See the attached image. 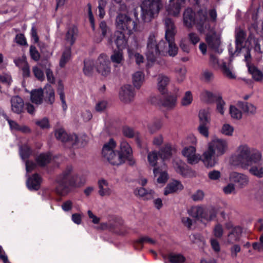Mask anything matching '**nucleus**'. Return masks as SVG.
Here are the masks:
<instances>
[{
    "label": "nucleus",
    "instance_id": "nucleus-1",
    "mask_svg": "<svg viewBox=\"0 0 263 263\" xmlns=\"http://www.w3.org/2000/svg\"><path fill=\"white\" fill-rule=\"evenodd\" d=\"M210 18H208V13L205 10H200L196 14L191 8L186 9L183 14L184 26L191 28L196 25L198 31L200 33L207 31L210 28V23H215L217 18V13L215 9L209 12Z\"/></svg>",
    "mask_w": 263,
    "mask_h": 263
},
{
    "label": "nucleus",
    "instance_id": "nucleus-2",
    "mask_svg": "<svg viewBox=\"0 0 263 263\" xmlns=\"http://www.w3.org/2000/svg\"><path fill=\"white\" fill-rule=\"evenodd\" d=\"M86 182L84 177L73 174V168L67 166L55 179V193L61 196H65L74 189L81 187Z\"/></svg>",
    "mask_w": 263,
    "mask_h": 263
},
{
    "label": "nucleus",
    "instance_id": "nucleus-3",
    "mask_svg": "<svg viewBox=\"0 0 263 263\" xmlns=\"http://www.w3.org/2000/svg\"><path fill=\"white\" fill-rule=\"evenodd\" d=\"M261 159L262 155L259 151L246 144H241L232 155L230 161L233 165L246 169L253 164L259 163Z\"/></svg>",
    "mask_w": 263,
    "mask_h": 263
},
{
    "label": "nucleus",
    "instance_id": "nucleus-4",
    "mask_svg": "<svg viewBox=\"0 0 263 263\" xmlns=\"http://www.w3.org/2000/svg\"><path fill=\"white\" fill-rule=\"evenodd\" d=\"M228 149L227 140L214 137L208 143V148L202 154V161L206 167H213L217 163V158L223 155Z\"/></svg>",
    "mask_w": 263,
    "mask_h": 263
},
{
    "label": "nucleus",
    "instance_id": "nucleus-5",
    "mask_svg": "<svg viewBox=\"0 0 263 263\" xmlns=\"http://www.w3.org/2000/svg\"><path fill=\"white\" fill-rule=\"evenodd\" d=\"M165 39L167 43H165L164 46L161 48L160 55H169L171 57H175L178 53V48L175 43V35L176 29L173 21L169 18H165Z\"/></svg>",
    "mask_w": 263,
    "mask_h": 263
},
{
    "label": "nucleus",
    "instance_id": "nucleus-6",
    "mask_svg": "<svg viewBox=\"0 0 263 263\" xmlns=\"http://www.w3.org/2000/svg\"><path fill=\"white\" fill-rule=\"evenodd\" d=\"M116 147V142L113 139H110L109 141L104 144L103 146L102 154L103 157L106 159L109 163L113 165H120L127 161V158L124 155L120 153L119 151H114Z\"/></svg>",
    "mask_w": 263,
    "mask_h": 263
},
{
    "label": "nucleus",
    "instance_id": "nucleus-7",
    "mask_svg": "<svg viewBox=\"0 0 263 263\" xmlns=\"http://www.w3.org/2000/svg\"><path fill=\"white\" fill-rule=\"evenodd\" d=\"M162 6V0H143L141 5L142 21L145 23L151 22L157 16Z\"/></svg>",
    "mask_w": 263,
    "mask_h": 263
},
{
    "label": "nucleus",
    "instance_id": "nucleus-8",
    "mask_svg": "<svg viewBox=\"0 0 263 263\" xmlns=\"http://www.w3.org/2000/svg\"><path fill=\"white\" fill-rule=\"evenodd\" d=\"M197 140L193 135L189 136L183 142L184 145L181 151L182 155L186 159L187 162L191 164L197 163L200 160L199 154L196 153Z\"/></svg>",
    "mask_w": 263,
    "mask_h": 263
},
{
    "label": "nucleus",
    "instance_id": "nucleus-9",
    "mask_svg": "<svg viewBox=\"0 0 263 263\" xmlns=\"http://www.w3.org/2000/svg\"><path fill=\"white\" fill-rule=\"evenodd\" d=\"M219 211L217 206L204 208L202 206H193L188 210L189 214L197 220L205 223L214 219Z\"/></svg>",
    "mask_w": 263,
    "mask_h": 263
},
{
    "label": "nucleus",
    "instance_id": "nucleus-10",
    "mask_svg": "<svg viewBox=\"0 0 263 263\" xmlns=\"http://www.w3.org/2000/svg\"><path fill=\"white\" fill-rule=\"evenodd\" d=\"M165 42L159 40L157 35L151 33L147 39L146 56L148 62H154L160 55L161 48L164 46Z\"/></svg>",
    "mask_w": 263,
    "mask_h": 263
},
{
    "label": "nucleus",
    "instance_id": "nucleus-11",
    "mask_svg": "<svg viewBox=\"0 0 263 263\" xmlns=\"http://www.w3.org/2000/svg\"><path fill=\"white\" fill-rule=\"evenodd\" d=\"M115 25L117 31H120L128 35L137 30L136 21L126 14L120 13L116 17Z\"/></svg>",
    "mask_w": 263,
    "mask_h": 263
},
{
    "label": "nucleus",
    "instance_id": "nucleus-12",
    "mask_svg": "<svg viewBox=\"0 0 263 263\" xmlns=\"http://www.w3.org/2000/svg\"><path fill=\"white\" fill-rule=\"evenodd\" d=\"M178 97L176 93L170 94L161 101L160 97L153 96L151 98V102L155 105L161 106L167 110H172L177 105Z\"/></svg>",
    "mask_w": 263,
    "mask_h": 263
},
{
    "label": "nucleus",
    "instance_id": "nucleus-13",
    "mask_svg": "<svg viewBox=\"0 0 263 263\" xmlns=\"http://www.w3.org/2000/svg\"><path fill=\"white\" fill-rule=\"evenodd\" d=\"M214 23H210V28L209 30L201 33L206 34V41L209 46L218 53H221L222 49L220 47V37L216 34L213 27Z\"/></svg>",
    "mask_w": 263,
    "mask_h": 263
},
{
    "label": "nucleus",
    "instance_id": "nucleus-14",
    "mask_svg": "<svg viewBox=\"0 0 263 263\" xmlns=\"http://www.w3.org/2000/svg\"><path fill=\"white\" fill-rule=\"evenodd\" d=\"M245 36L246 33L244 31L240 29H236L235 33L236 49L235 52H233L232 49L229 47V51L231 55H238L241 51L242 52L245 51V53L243 54L245 55L247 54L248 50H249V53H250V51L249 48H245L243 46V43L244 42Z\"/></svg>",
    "mask_w": 263,
    "mask_h": 263
},
{
    "label": "nucleus",
    "instance_id": "nucleus-15",
    "mask_svg": "<svg viewBox=\"0 0 263 263\" xmlns=\"http://www.w3.org/2000/svg\"><path fill=\"white\" fill-rule=\"evenodd\" d=\"M173 166L175 171L184 177L196 176V172L191 169L184 161L180 159H175L173 162Z\"/></svg>",
    "mask_w": 263,
    "mask_h": 263
},
{
    "label": "nucleus",
    "instance_id": "nucleus-16",
    "mask_svg": "<svg viewBox=\"0 0 263 263\" xmlns=\"http://www.w3.org/2000/svg\"><path fill=\"white\" fill-rule=\"evenodd\" d=\"M110 62L107 56L104 54H101L95 63V67L98 73L106 76L110 72Z\"/></svg>",
    "mask_w": 263,
    "mask_h": 263
},
{
    "label": "nucleus",
    "instance_id": "nucleus-17",
    "mask_svg": "<svg viewBox=\"0 0 263 263\" xmlns=\"http://www.w3.org/2000/svg\"><path fill=\"white\" fill-rule=\"evenodd\" d=\"M226 227L228 229H231L227 236V242L229 244H233L238 241L242 234L241 228L238 226L233 227L231 222L227 223Z\"/></svg>",
    "mask_w": 263,
    "mask_h": 263
},
{
    "label": "nucleus",
    "instance_id": "nucleus-18",
    "mask_svg": "<svg viewBox=\"0 0 263 263\" xmlns=\"http://www.w3.org/2000/svg\"><path fill=\"white\" fill-rule=\"evenodd\" d=\"M229 180L239 188L244 187L249 182V178L247 175L236 172H233L230 174Z\"/></svg>",
    "mask_w": 263,
    "mask_h": 263
},
{
    "label": "nucleus",
    "instance_id": "nucleus-19",
    "mask_svg": "<svg viewBox=\"0 0 263 263\" xmlns=\"http://www.w3.org/2000/svg\"><path fill=\"white\" fill-rule=\"evenodd\" d=\"M55 136L57 139L63 142H68L71 145L76 144L78 141L77 135L73 134L68 135L63 128L56 129Z\"/></svg>",
    "mask_w": 263,
    "mask_h": 263
},
{
    "label": "nucleus",
    "instance_id": "nucleus-20",
    "mask_svg": "<svg viewBox=\"0 0 263 263\" xmlns=\"http://www.w3.org/2000/svg\"><path fill=\"white\" fill-rule=\"evenodd\" d=\"M245 59L247 62L248 71L251 74L253 79L257 82L263 81V73L255 66L250 65L249 62L251 59V54L248 50L247 54L245 55Z\"/></svg>",
    "mask_w": 263,
    "mask_h": 263
},
{
    "label": "nucleus",
    "instance_id": "nucleus-21",
    "mask_svg": "<svg viewBox=\"0 0 263 263\" xmlns=\"http://www.w3.org/2000/svg\"><path fill=\"white\" fill-rule=\"evenodd\" d=\"M135 95L134 89L130 85H125L122 87L119 92L120 99L125 103L133 101Z\"/></svg>",
    "mask_w": 263,
    "mask_h": 263
},
{
    "label": "nucleus",
    "instance_id": "nucleus-22",
    "mask_svg": "<svg viewBox=\"0 0 263 263\" xmlns=\"http://www.w3.org/2000/svg\"><path fill=\"white\" fill-rule=\"evenodd\" d=\"M98 186V193L102 197H108L114 194L112 186L104 179L99 180Z\"/></svg>",
    "mask_w": 263,
    "mask_h": 263
},
{
    "label": "nucleus",
    "instance_id": "nucleus-23",
    "mask_svg": "<svg viewBox=\"0 0 263 263\" xmlns=\"http://www.w3.org/2000/svg\"><path fill=\"white\" fill-rule=\"evenodd\" d=\"M120 153H122L127 158V161L130 165L135 163L132 157L133 151L128 143L125 140L122 139L120 143Z\"/></svg>",
    "mask_w": 263,
    "mask_h": 263
},
{
    "label": "nucleus",
    "instance_id": "nucleus-24",
    "mask_svg": "<svg viewBox=\"0 0 263 263\" xmlns=\"http://www.w3.org/2000/svg\"><path fill=\"white\" fill-rule=\"evenodd\" d=\"M185 0H170V4L167 7L168 13L173 16H177L180 13V10Z\"/></svg>",
    "mask_w": 263,
    "mask_h": 263
},
{
    "label": "nucleus",
    "instance_id": "nucleus-25",
    "mask_svg": "<svg viewBox=\"0 0 263 263\" xmlns=\"http://www.w3.org/2000/svg\"><path fill=\"white\" fill-rule=\"evenodd\" d=\"M183 186L181 182L178 180H173L170 182L165 187L164 194L166 196L182 190Z\"/></svg>",
    "mask_w": 263,
    "mask_h": 263
},
{
    "label": "nucleus",
    "instance_id": "nucleus-26",
    "mask_svg": "<svg viewBox=\"0 0 263 263\" xmlns=\"http://www.w3.org/2000/svg\"><path fill=\"white\" fill-rule=\"evenodd\" d=\"M41 178L36 174H34L32 177L28 178L26 182L27 187L29 190L36 191L40 189Z\"/></svg>",
    "mask_w": 263,
    "mask_h": 263
},
{
    "label": "nucleus",
    "instance_id": "nucleus-27",
    "mask_svg": "<svg viewBox=\"0 0 263 263\" xmlns=\"http://www.w3.org/2000/svg\"><path fill=\"white\" fill-rule=\"evenodd\" d=\"M153 173L158 183L164 184L168 179L167 172L160 167L154 168Z\"/></svg>",
    "mask_w": 263,
    "mask_h": 263
},
{
    "label": "nucleus",
    "instance_id": "nucleus-28",
    "mask_svg": "<svg viewBox=\"0 0 263 263\" xmlns=\"http://www.w3.org/2000/svg\"><path fill=\"white\" fill-rule=\"evenodd\" d=\"M220 68L224 76L230 79L236 78V76L233 71V67L230 63H227L224 61H222Z\"/></svg>",
    "mask_w": 263,
    "mask_h": 263
},
{
    "label": "nucleus",
    "instance_id": "nucleus-29",
    "mask_svg": "<svg viewBox=\"0 0 263 263\" xmlns=\"http://www.w3.org/2000/svg\"><path fill=\"white\" fill-rule=\"evenodd\" d=\"M170 81V78L163 74H160L157 78V88L162 93H165L166 88Z\"/></svg>",
    "mask_w": 263,
    "mask_h": 263
},
{
    "label": "nucleus",
    "instance_id": "nucleus-30",
    "mask_svg": "<svg viewBox=\"0 0 263 263\" xmlns=\"http://www.w3.org/2000/svg\"><path fill=\"white\" fill-rule=\"evenodd\" d=\"M115 42L119 50H122L127 45V40L123 32L117 31L115 33Z\"/></svg>",
    "mask_w": 263,
    "mask_h": 263
},
{
    "label": "nucleus",
    "instance_id": "nucleus-31",
    "mask_svg": "<svg viewBox=\"0 0 263 263\" xmlns=\"http://www.w3.org/2000/svg\"><path fill=\"white\" fill-rule=\"evenodd\" d=\"M78 30L74 26L69 27L66 34L65 40L70 46L72 45L77 37Z\"/></svg>",
    "mask_w": 263,
    "mask_h": 263
},
{
    "label": "nucleus",
    "instance_id": "nucleus-32",
    "mask_svg": "<svg viewBox=\"0 0 263 263\" xmlns=\"http://www.w3.org/2000/svg\"><path fill=\"white\" fill-rule=\"evenodd\" d=\"M11 109L16 114H20L23 108L24 102L23 99L18 96H15L11 99Z\"/></svg>",
    "mask_w": 263,
    "mask_h": 263
},
{
    "label": "nucleus",
    "instance_id": "nucleus-33",
    "mask_svg": "<svg viewBox=\"0 0 263 263\" xmlns=\"http://www.w3.org/2000/svg\"><path fill=\"white\" fill-rule=\"evenodd\" d=\"M237 105L245 113L248 115H254L256 112V107L251 103L239 102Z\"/></svg>",
    "mask_w": 263,
    "mask_h": 263
},
{
    "label": "nucleus",
    "instance_id": "nucleus-34",
    "mask_svg": "<svg viewBox=\"0 0 263 263\" xmlns=\"http://www.w3.org/2000/svg\"><path fill=\"white\" fill-rule=\"evenodd\" d=\"M30 95L32 102L36 104H40L42 103L43 90L41 88L32 90Z\"/></svg>",
    "mask_w": 263,
    "mask_h": 263
},
{
    "label": "nucleus",
    "instance_id": "nucleus-35",
    "mask_svg": "<svg viewBox=\"0 0 263 263\" xmlns=\"http://www.w3.org/2000/svg\"><path fill=\"white\" fill-rule=\"evenodd\" d=\"M132 80L134 86L139 89L144 81V74L141 71H137L133 74Z\"/></svg>",
    "mask_w": 263,
    "mask_h": 263
},
{
    "label": "nucleus",
    "instance_id": "nucleus-36",
    "mask_svg": "<svg viewBox=\"0 0 263 263\" xmlns=\"http://www.w3.org/2000/svg\"><path fill=\"white\" fill-rule=\"evenodd\" d=\"M45 98L46 102L52 104L55 101V93L53 88L50 85H47L45 87Z\"/></svg>",
    "mask_w": 263,
    "mask_h": 263
},
{
    "label": "nucleus",
    "instance_id": "nucleus-37",
    "mask_svg": "<svg viewBox=\"0 0 263 263\" xmlns=\"http://www.w3.org/2000/svg\"><path fill=\"white\" fill-rule=\"evenodd\" d=\"M135 194L136 195H139L140 197H143L145 199H151L155 196V192L153 190L146 191L143 187H140L137 189L135 191Z\"/></svg>",
    "mask_w": 263,
    "mask_h": 263
},
{
    "label": "nucleus",
    "instance_id": "nucleus-38",
    "mask_svg": "<svg viewBox=\"0 0 263 263\" xmlns=\"http://www.w3.org/2000/svg\"><path fill=\"white\" fill-rule=\"evenodd\" d=\"M200 97L202 101L206 103H212L216 99V96L208 90H203L200 93Z\"/></svg>",
    "mask_w": 263,
    "mask_h": 263
},
{
    "label": "nucleus",
    "instance_id": "nucleus-39",
    "mask_svg": "<svg viewBox=\"0 0 263 263\" xmlns=\"http://www.w3.org/2000/svg\"><path fill=\"white\" fill-rule=\"evenodd\" d=\"M110 60L115 66L117 64H122L124 61V57L122 50L115 51L110 56Z\"/></svg>",
    "mask_w": 263,
    "mask_h": 263
},
{
    "label": "nucleus",
    "instance_id": "nucleus-40",
    "mask_svg": "<svg viewBox=\"0 0 263 263\" xmlns=\"http://www.w3.org/2000/svg\"><path fill=\"white\" fill-rule=\"evenodd\" d=\"M172 148L170 145H165L160 151V156L163 161L170 159L172 155Z\"/></svg>",
    "mask_w": 263,
    "mask_h": 263
},
{
    "label": "nucleus",
    "instance_id": "nucleus-41",
    "mask_svg": "<svg viewBox=\"0 0 263 263\" xmlns=\"http://www.w3.org/2000/svg\"><path fill=\"white\" fill-rule=\"evenodd\" d=\"M83 72L86 76H90L93 72L95 63L91 60H85L84 61Z\"/></svg>",
    "mask_w": 263,
    "mask_h": 263
},
{
    "label": "nucleus",
    "instance_id": "nucleus-42",
    "mask_svg": "<svg viewBox=\"0 0 263 263\" xmlns=\"http://www.w3.org/2000/svg\"><path fill=\"white\" fill-rule=\"evenodd\" d=\"M176 80L178 82L181 83L185 79L186 69L184 67H177L175 69Z\"/></svg>",
    "mask_w": 263,
    "mask_h": 263
},
{
    "label": "nucleus",
    "instance_id": "nucleus-43",
    "mask_svg": "<svg viewBox=\"0 0 263 263\" xmlns=\"http://www.w3.org/2000/svg\"><path fill=\"white\" fill-rule=\"evenodd\" d=\"M249 173L258 178L263 177V166L260 164L252 166L249 170Z\"/></svg>",
    "mask_w": 263,
    "mask_h": 263
},
{
    "label": "nucleus",
    "instance_id": "nucleus-44",
    "mask_svg": "<svg viewBox=\"0 0 263 263\" xmlns=\"http://www.w3.org/2000/svg\"><path fill=\"white\" fill-rule=\"evenodd\" d=\"M193 100L192 93L190 91H187L181 98L180 104L183 106H188L192 104Z\"/></svg>",
    "mask_w": 263,
    "mask_h": 263
},
{
    "label": "nucleus",
    "instance_id": "nucleus-45",
    "mask_svg": "<svg viewBox=\"0 0 263 263\" xmlns=\"http://www.w3.org/2000/svg\"><path fill=\"white\" fill-rule=\"evenodd\" d=\"M147 159L148 164L150 166L152 167L155 166L158 159V155L157 152L155 151L149 152L147 153Z\"/></svg>",
    "mask_w": 263,
    "mask_h": 263
},
{
    "label": "nucleus",
    "instance_id": "nucleus-46",
    "mask_svg": "<svg viewBox=\"0 0 263 263\" xmlns=\"http://www.w3.org/2000/svg\"><path fill=\"white\" fill-rule=\"evenodd\" d=\"M71 55V48L70 47H67L65 49V50L63 51L61 58L60 61V66L61 67H63L65 66L66 63L69 61L70 59Z\"/></svg>",
    "mask_w": 263,
    "mask_h": 263
},
{
    "label": "nucleus",
    "instance_id": "nucleus-47",
    "mask_svg": "<svg viewBox=\"0 0 263 263\" xmlns=\"http://www.w3.org/2000/svg\"><path fill=\"white\" fill-rule=\"evenodd\" d=\"M51 159L50 154H41L36 159L39 165L44 166L48 163Z\"/></svg>",
    "mask_w": 263,
    "mask_h": 263
},
{
    "label": "nucleus",
    "instance_id": "nucleus-48",
    "mask_svg": "<svg viewBox=\"0 0 263 263\" xmlns=\"http://www.w3.org/2000/svg\"><path fill=\"white\" fill-rule=\"evenodd\" d=\"M108 107V102L105 100H99L96 102L94 109L95 111L102 113Z\"/></svg>",
    "mask_w": 263,
    "mask_h": 263
},
{
    "label": "nucleus",
    "instance_id": "nucleus-49",
    "mask_svg": "<svg viewBox=\"0 0 263 263\" xmlns=\"http://www.w3.org/2000/svg\"><path fill=\"white\" fill-rule=\"evenodd\" d=\"M168 259L171 263H183L185 261L184 257L180 254H170Z\"/></svg>",
    "mask_w": 263,
    "mask_h": 263
},
{
    "label": "nucleus",
    "instance_id": "nucleus-50",
    "mask_svg": "<svg viewBox=\"0 0 263 263\" xmlns=\"http://www.w3.org/2000/svg\"><path fill=\"white\" fill-rule=\"evenodd\" d=\"M230 114L233 119L240 120L242 118V114L236 106L231 105L229 109Z\"/></svg>",
    "mask_w": 263,
    "mask_h": 263
},
{
    "label": "nucleus",
    "instance_id": "nucleus-51",
    "mask_svg": "<svg viewBox=\"0 0 263 263\" xmlns=\"http://www.w3.org/2000/svg\"><path fill=\"white\" fill-rule=\"evenodd\" d=\"M234 130L232 125L228 123H225L221 126L220 133L225 136H231L233 135Z\"/></svg>",
    "mask_w": 263,
    "mask_h": 263
},
{
    "label": "nucleus",
    "instance_id": "nucleus-52",
    "mask_svg": "<svg viewBox=\"0 0 263 263\" xmlns=\"http://www.w3.org/2000/svg\"><path fill=\"white\" fill-rule=\"evenodd\" d=\"M162 126V122L161 120H157L149 124L148 128L151 133H154L159 130Z\"/></svg>",
    "mask_w": 263,
    "mask_h": 263
},
{
    "label": "nucleus",
    "instance_id": "nucleus-53",
    "mask_svg": "<svg viewBox=\"0 0 263 263\" xmlns=\"http://www.w3.org/2000/svg\"><path fill=\"white\" fill-rule=\"evenodd\" d=\"M224 230L222 226L220 223L216 224L213 228V234L215 237L220 238L223 235Z\"/></svg>",
    "mask_w": 263,
    "mask_h": 263
},
{
    "label": "nucleus",
    "instance_id": "nucleus-54",
    "mask_svg": "<svg viewBox=\"0 0 263 263\" xmlns=\"http://www.w3.org/2000/svg\"><path fill=\"white\" fill-rule=\"evenodd\" d=\"M107 4V0H99L98 15L100 18H102L105 15V8Z\"/></svg>",
    "mask_w": 263,
    "mask_h": 263
},
{
    "label": "nucleus",
    "instance_id": "nucleus-55",
    "mask_svg": "<svg viewBox=\"0 0 263 263\" xmlns=\"http://www.w3.org/2000/svg\"><path fill=\"white\" fill-rule=\"evenodd\" d=\"M209 123H200L198 127L199 133L205 138H208L209 136Z\"/></svg>",
    "mask_w": 263,
    "mask_h": 263
},
{
    "label": "nucleus",
    "instance_id": "nucleus-56",
    "mask_svg": "<svg viewBox=\"0 0 263 263\" xmlns=\"http://www.w3.org/2000/svg\"><path fill=\"white\" fill-rule=\"evenodd\" d=\"M31 154V151L27 145L20 147V155L23 160L27 158Z\"/></svg>",
    "mask_w": 263,
    "mask_h": 263
},
{
    "label": "nucleus",
    "instance_id": "nucleus-57",
    "mask_svg": "<svg viewBox=\"0 0 263 263\" xmlns=\"http://www.w3.org/2000/svg\"><path fill=\"white\" fill-rule=\"evenodd\" d=\"M252 247L259 252H263V233L259 236V241L252 243Z\"/></svg>",
    "mask_w": 263,
    "mask_h": 263
},
{
    "label": "nucleus",
    "instance_id": "nucleus-58",
    "mask_svg": "<svg viewBox=\"0 0 263 263\" xmlns=\"http://www.w3.org/2000/svg\"><path fill=\"white\" fill-rule=\"evenodd\" d=\"M200 123H209L210 120L208 117V112L204 110H201L199 112Z\"/></svg>",
    "mask_w": 263,
    "mask_h": 263
},
{
    "label": "nucleus",
    "instance_id": "nucleus-59",
    "mask_svg": "<svg viewBox=\"0 0 263 263\" xmlns=\"http://www.w3.org/2000/svg\"><path fill=\"white\" fill-rule=\"evenodd\" d=\"M122 133L124 136L129 138H133L136 134V132L134 129L128 126H124Z\"/></svg>",
    "mask_w": 263,
    "mask_h": 263
},
{
    "label": "nucleus",
    "instance_id": "nucleus-60",
    "mask_svg": "<svg viewBox=\"0 0 263 263\" xmlns=\"http://www.w3.org/2000/svg\"><path fill=\"white\" fill-rule=\"evenodd\" d=\"M180 47L182 50L185 52L189 53L190 51V45L189 41L186 39H182L180 41Z\"/></svg>",
    "mask_w": 263,
    "mask_h": 263
},
{
    "label": "nucleus",
    "instance_id": "nucleus-61",
    "mask_svg": "<svg viewBox=\"0 0 263 263\" xmlns=\"http://www.w3.org/2000/svg\"><path fill=\"white\" fill-rule=\"evenodd\" d=\"M231 256L232 258H236L237 257V254L241 251V247L238 244H234L230 249Z\"/></svg>",
    "mask_w": 263,
    "mask_h": 263
},
{
    "label": "nucleus",
    "instance_id": "nucleus-62",
    "mask_svg": "<svg viewBox=\"0 0 263 263\" xmlns=\"http://www.w3.org/2000/svg\"><path fill=\"white\" fill-rule=\"evenodd\" d=\"M128 53L130 58H132L133 57L135 58L136 62L137 64H140L143 62L144 58L139 53H135L134 54L130 49H128Z\"/></svg>",
    "mask_w": 263,
    "mask_h": 263
},
{
    "label": "nucleus",
    "instance_id": "nucleus-63",
    "mask_svg": "<svg viewBox=\"0 0 263 263\" xmlns=\"http://www.w3.org/2000/svg\"><path fill=\"white\" fill-rule=\"evenodd\" d=\"M32 71L34 76L40 81H43L44 79V74L43 71L36 66L32 68Z\"/></svg>",
    "mask_w": 263,
    "mask_h": 263
},
{
    "label": "nucleus",
    "instance_id": "nucleus-64",
    "mask_svg": "<svg viewBox=\"0 0 263 263\" xmlns=\"http://www.w3.org/2000/svg\"><path fill=\"white\" fill-rule=\"evenodd\" d=\"M255 190L256 197L263 198V181H261L257 184Z\"/></svg>",
    "mask_w": 263,
    "mask_h": 263
}]
</instances>
